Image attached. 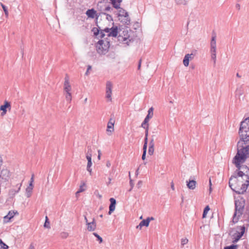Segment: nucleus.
Listing matches in <instances>:
<instances>
[{"mask_svg":"<svg viewBox=\"0 0 249 249\" xmlns=\"http://www.w3.org/2000/svg\"><path fill=\"white\" fill-rule=\"evenodd\" d=\"M216 37L215 34H213L210 43L211 48L212 49L216 48Z\"/></svg>","mask_w":249,"mask_h":249,"instance_id":"aec40b11","label":"nucleus"},{"mask_svg":"<svg viewBox=\"0 0 249 249\" xmlns=\"http://www.w3.org/2000/svg\"><path fill=\"white\" fill-rule=\"evenodd\" d=\"M110 46L109 41L107 38L99 40L96 45V50L100 54H105L107 53Z\"/></svg>","mask_w":249,"mask_h":249,"instance_id":"39448f33","label":"nucleus"},{"mask_svg":"<svg viewBox=\"0 0 249 249\" xmlns=\"http://www.w3.org/2000/svg\"><path fill=\"white\" fill-rule=\"evenodd\" d=\"M237 175L231 176L230 178L229 184L230 188L238 194H243L248 188L249 183H243L244 179L238 178Z\"/></svg>","mask_w":249,"mask_h":249,"instance_id":"f257e3e1","label":"nucleus"},{"mask_svg":"<svg viewBox=\"0 0 249 249\" xmlns=\"http://www.w3.org/2000/svg\"><path fill=\"white\" fill-rule=\"evenodd\" d=\"M96 11L93 9H89L86 11V15L89 18H95L96 15Z\"/></svg>","mask_w":249,"mask_h":249,"instance_id":"6ab92c4d","label":"nucleus"},{"mask_svg":"<svg viewBox=\"0 0 249 249\" xmlns=\"http://www.w3.org/2000/svg\"><path fill=\"white\" fill-rule=\"evenodd\" d=\"M240 144H241V142H239L237 144V152L241 155L245 156V158L247 159L249 157V146L244 147L242 145H240Z\"/></svg>","mask_w":249,"mask_h":249,"instance_id":"9d476101","label":"nucleus"},{"mask_svg":"<svg viewBox=\"0 0 249 249\" xmlns=\"http://www.w3.org/2000/svg\"><path fill=\"white\" fill-rule=\"evenodd\" d=\"M91 157L92 156H86L88 161H91Z\"/></svg>","mask_w":249,"mask_h":249,"instance_id":"4d7b16f0","label":"nucleus"},{"mask_svg":"<svg viewBox=\"0 0 249 249\" xmlns=\"http://www.w3.org/2000/svg\"><path fill=\"white\" fill-rule=\"evenodd\" d=\"M142 185V181H141V180L139 181V182L137 184V187L138 188H140L141 187Z\"/></svg>","mask_w":249,"mask_h":249,"instance_id":"864d4df0","label":"nucleus"},{"mask_svg":"<svg viewBox=\"0 0 249 249\" xmlns=\"http://www.w3.org/2000/svg\"><path fill=\"white\" fill-rule=\"evenodd\" d=\"M130 186H131V188H130V189L129 190V191H130L132 190V188H133V186H134V183H133V181H132V179H130Z\"/></svg>","mask_w":249,"mask_h":249,"instance_id":"5fc2aeb1","label":"nucleus"},{"mask_svg":"<svg viewBox=\"0 0 249 249\" xmlns=\"http://www.w3.org/2000/svg\"><path fill=\"white\" fill-rule=\"evenodd\" d=\"M149 219H147V218L146 219H144L143 220H142L139 224V226L140 227H143V226H145V227H148L149 226Z\"/></svg>","mask_w":249,"mask_h":249,"instance_id":"cd10ccee","label":"nucleus"},{"mask_svg":"<svg viewBox=\"0 0 249 249\" xmlns=\"http://www.w3.org/2000/svg\"><path fill=\"white\" fill-rule=\"evenodd\" d=\"M237 246L235 245H231L229 246L224 247V249H237Z\"/></svg>","mask_w":249,"mask_h":249,"instance_id":"72a5a7b5","label":"nucleus"},{"mask_svg":"<svg viewBox=\"0 0 249 249\" xmlns=\"http://www.w3.org/2000/svg\"><path fill=\"white\" fill-rule=\"evenodd\" d=\"M109 201L110 202V204L109 205V209L108 212V214H111L115 210V205L116 204V201L114 198H110L109 199Z\"/></svg>","mask_w":249,"mask_h":249,"instance_id":"dca6fc26","label":"nucleus"},{"mask_svg":"<svg viewBox=\"0 0 249 249\" xmlns=\"http://www.w3.org/2000/svg\"><path fill=\"white\" fill-rule=\"evenodd\" d=\"M210 210V208L209 207V206H207L204 211H203V214H202V217L203 218H205L206 217V215L208 213V212Z\"/></svg>","mask_w":249,"mask_h":249,"instance_id":"2f4dec72","label":"nucleus"},{"mask_svg":"<svg viewBox=\"0 0 249 249\" xmlns=\"http://www.w3.org/2000/svg\"><path fill=\"white\" fill-rule=\"evenodd\" d=\"M210 53H211V54H216V48H214V49L211 48Z\"/></svg>","mask_w":249,"mask_h":249,"instance_id":"09e8293b","label":"nucleus"},{"mask_svg":"<svg viewBox=\"0 0 249 249\" xmlns=\"http://www.w3.org/2000/svg\"><path fill=\"white\" fill-rule=\"evenodd\" d=\"M84 191V189L83 188V186L81 185L80 186V188H79V190L76 192V194H79L81 192H82Z\"/></svg>","mask_w":249,"mask_h":249,"instance_id":"3c124183","label":"nucleus"},{"mask_svg":"<svg viewBox=\"0 0 249 249\" xmlns=\"http://www.w3.org/2000/svg\"><path fill=\"white\" fill-rule=\"evenodd\" d=\"M245 205V202L243 199H238L235 201V212L232 218V221L234 223L238 222L239 218L243 213Z\"/></svg>","mask_w":249,"mask_h":249,"instance_id":"20e7f679","label":"nucleus"},{"mask_svg":"<svg viewBox=\"0 0 249 249\" xmlns=\"http://www.w3.org/2000/svg\"><path fill=\"white\" fill-rule=\"evenodd\" d=\"M97 196L99 198H102V195H100L98 192H97Z\"/></svg>","mask_w":249,"mask_h":249,"instance_id":"338daca9","label":"nucleus"},{"mask_svg":"<svg viewBox=\"0 0 249 249\" xmlns=\"http://www.w3.org/2000/svg\"><path fill=\"white\" fill-rule=\"evenodd\" d=\"M236 8H237L238 10H240V5L239 4L237 3L235 5Z\"/></svg>","mask_w":249,"mask_h":249,"instance_id":"680f3d73","label":"nucleus"},{"mask_svg":"<svg viewBox=\"0 0 249 249\" xmlns=\"http://www.w3.org/2000/svg\"><path fill=\"white\" fill-rule=\"evenodd\" d=\"M33 188V184L30 183L28 187L26 188V191L27 193V197H29L31 196V194Z\"/></svg>","mask_w":249,"mask_h":249,"instance_id":"a878e982","label":"nucleus"},{"mask_svg":"<svg viewBox=\"0 0 249 249\" xmlns=\"http://www.w3.org/2000/svg\"><path fill=\"white\" fill-rule=\"evenodd\" d=\"M67 86H71L69 83V78L68 77H65V82H64V87H67Z\"/></svg>","mask_w":249,"mask_h":249,"instance_id":"a18cd8bd","label":"nucleus"},{"mask_svg":"<svg viewBox=\"0 0 249 249\" xmlns=\"http://www.w3.org/2000/svg\"><path fill=\"white\" fill-rule=\"evenodd\" d=\"M10 171L6 167L0 170V182H5L8 181L10 178Z\"/></svg>","mask_w":249,"mask_h":249,"instance_id":"6e6552de","label":"nucleus"},{"mask_svg":"<svg viewBox=\"0 0 249 249\" xmlns=\"http://www.w3.org/2000/svg\"><path fill=\"white\" fill-rule=\"evenodd\" d=\"M9 108V109H11V104L10 102L5 101L4 105H1L0 107V110L2 111V112L1 113V115L2 116L6 114L7 112L6 108Z\"/></svg>","mask_w":249,"mask_h":249,"instance_id":"ddd939ff","label":"nucleus"},{"mask_svg":"<svg viewBox=\"0 0 249 249\" xmlns=\"http://www.w3.org/2000/svg\"><path fill=\"white\" fill-rule=\"evenodd\" d=\"M238 177L244 179L247 183H249V168L246 165H241L240 169L237 173Z\"/></svg>","mask_w":249,"mask_h":249,"instance_id":"423d86ee","label":"nucleus"},{"mask_svg":"<svg viewBox=\"0 0 249 249\" xmlns=\"http://www.w3.org/2000/svg\"><path fill=\"white\" fill-rule=\"evenodd\" d=\"M93 234L97 237L98 240L99 241V242L101 243L103 242V239L101 237H100L97 233L93 232Z\"/></svg>","mask_w":249,"mask_h":249,"instance_id":"4c0bfd02","label":"nucleus"},{"mask_svg":"<svg viewBox=\"0 0 249 249\" xmlns=\"http://www.w3.org/2000/svg\"><path fill=\"white\" fill-rule=\"evenodd\" d=\"M60 235L62 238H66L68 236L69 234L66 232H62L61 233Z\"/></svg>","mask_w":249,"mask_h":249,"instance_id":"a19ab883","label":"nucleus"},{"mask_svg":"<svg viewBox=\"0 0 249 249\" xmlns=\"http://www.w3.org/2000/svg\"><path fill=\"white\" fill-rule=\"evenodd\" d=\"M176 3L179 5H186L187 1L186 0H175Z\"/></svg>","mask_w":249,"mask_h":249,"instance_id":"473e14b6","label":"nucleus"},{"mask_svg":"<svg viewBox=\"0 0 249 249\" xmlns=\"http://www.w3.org/2000/svg\"><path fill=\"white\" fill-rule=\"evenodd\" d=\"M153 110L154 109L152 107H150L148 111V114L144 119L145 122H146V121H149V119L152 118L153 116Z\"/></svg>","mask_w":249,"mask_h":249,"instance_id":"5701e85b","label":"nucleus"},{"mask_svg":"<svg viewBox=\"0 0 249 249\" xmlns=\"http://www.w3.org/2000/svg\"><path fill=\"white\" fill-rule=\"evenodd\" d=\"M147 219H149L150 222L151 220H154V218L153 217H148L147 218Z\"/></svg>","mask_w":249,"mask_h":249,"instance_id":"e2e57ef3","label":"nucleus"},{"mask_svg":"<svg viewBox=\"0 0 249 249\" xmlns=\"http://www.w3.org/2000/svg\"><path fill=\"white\" fill-rule=\"evenodd\" d=\"M171 188L172 189V190H173V191L175 190L174 184L173 181L171 183Z\"/></svg>","mask_w":249,"mask_h":249,"instance_id":"6e6d98bb","label":"nucleus"},{"mask_svg":"<svg viewBox=\"0 0 249 249\" xmlns=\"http://www.w3.org/2000/svg\"><path fill=\"white\" fill-rule=\"evenodd\" d=\"M34 175L33 174L32 176L30 183H32L33 184V182H34Z\"/></svg>","mask_w":249,"mask_h":249,"instance_id":"bf43d9fd","label":"nucleus"},{"mask_svg":"<svg viewBox=\"0 0 249 249\" xmlns=\"http://www.w3.org/2000/svg\"><path fill=\"white\" fill-rule=\"evenodd\" d=\"M245 231V227H242V231L241 232H238L237 235L236 236V237H234V240L233 241V243H235L237 242L243 236Z\"/></svg>","mask_w":249,"mask_h":249,"instance_id":"4be33fe9","label":"nucleus"},{"mask_svg":"<svg viewBox=\"0 0 249 249\" xmlns=\"http://www.w3.org/2000/svg\"><path fill=\"white\" fill-rule=\"evenodd\" d=\"M239 134L242 141L241 144H243V142L249 141V117L241 122Z\"/></svg>","mask_w":249,"mask_h":249,"instance_id":"7ed1b4c3","label":"nucleus"},{"mask_svg":"<svg viewBox=\"0 0 249 249\" xmlns=\"http://www.w3.org/2000/svg\"><path fill=\"white\" fill-rule=\"evenodd\" d=\"M147 148H143V153L142 155V160H144L146 157Z\"/></svg>","mask_w":249,"mask_h":249,"instance_id":"37998d69","label":"nucleus"},{"mask_svg":"<svg viewBox=\"0 0 249 249\" xmlns=\"http://www.w3.org/2000/svg\"><path fill=\"white\" fill-rule=\"evenodd\" d=\"M102 14L104 15H105L106 16V18L108 21H112L113 20V18H112V17L110 15L106 14V13H104V12H102Z\"/></svg>","mask_w":249,"mask_h":249,"instance_id":"c9c22d12","label":"nucleus"},{"mask_svg":"<svg viewBox=\"0 0 249 249\" xmlns=\"http://www.w3.org/2000/svg\"><path fill=\"white\" fill-rule=\"evenodd\" d=\"M86 156H92V150L89 146L88 147V150L86 152Z\"/></svg>","mask_w":249,"mask_h":249,"instance_id":"e433bc0d","label":"nucleus"},{"mask_svg":"<svg viewBox=\"0 0 249 249\" xmlns=\"http://www.w3.org/2000/svg\"><path fill=\"white\" fill-rule=\"evenodd\" d=\"M145 137H148V125L146 126V127L145 128Z\"/></svg>","mask_w":249,"mask_h":249,"instance_id":"603ef678","label":"nucleus"},{"mask_svg":"<svg viewBox=\"0 0 249 249\" xmlns=\"http://www.w3.org/2000/svg\"><path fill=\"white\" fill-rule=\"evenodd\" d=\"M91 69V66H90V65H89V66H88L87 70V71H86V73H85V74H86V75H89V71Z\"/></svg>","mask_w":249,"mask_h":249,"instance_id":"8fccbe9b","label":"nucleus"},{"mask_svg":"<svg viewBox=\"0 0 249 249\" xmlns=\"http://www.w3.org/2000/svg\"><path fill=\"white\" fill-rule=\"evenodd\" d=\"M118 16L120 17H124V19H122V21L125 24H128L130 22V18L128 12L122 8H120L119 11Z\"/></svg>","mask_w":249,"mask_h":249,"instance_id":"9b49d317","label":"nucleus"},{"mask_svg":"<svg viewBox=\"0 0 249 249\" xmlns=\"http://www.w3.org/2000/svg\"><path fill=\"white\" fill-rule=\"evenodd\" d=\"M92 31L95 36H98V37L103 38L106 36V34L108 37H116L118 33V29L117 26L111 28L106 27L104 29H101L100 27L98 28L94 27Z\"/></svg>","mask_w":249,"mask_h":249,"instance_id":"f03ea898","label":"nucleus"},{"mask_svg":"<svg viewBox=\"0 0 249 249\" xmlns=\"http://www.w3.org/2000/svg\"><path fill=\"white\" fill-rule=\"evenodd\" d=\"M87 230L89 231H94L96 228V224L95 219L93 218L90 222H87Z\"/></svg>","mask_w":249,"mask_h":249,"instance_id":"2eb2a0df","label":"nucleus"},{"mask_svg":"<svg viewBox=\"0 0 249 249\" xmlns=\"http://www.w3.org/2000/svg\"><path fill=\"white\" fill-rule=\"evenodd\" d=\"M147 141H148V137L144 138V142L143 146V148H147Z\"/></svg>","mask_w":249,"mask_h":249,"instance_id":"de8ad7c7","label":"nucleus"},{"mask_svg":"<svg viewBox=\"0 0 249 249\" xmlns=\"http://www.w3.org/2000/svg\"><path fill=\"white\" fill-rule=\"evenodd\" d=\"M209 185H210V192H211V191H212V188H211V186H212V182H211V179H209Z\"/></svg>","mask_w":249,"mask_h":249,"instance_id":"13d9d810","label":"nucleus"},{"mask_svg":"<svg viewBox=\"0 0 249 249\" xmlns=\"http://www.w3.org/2000/svg\"><path fill=\"white\" fill-rule=\"evenodd\" d=\"M8 246L0 239V249H8Z\"/></svg>","mask_w":249,"mask_h":249,"instance_id":"c756f323","label":"nucleus"},{"mask_svg":"<svg viewBox=\"0 0 249 249\" xmlns=\"http://www.w3.org/2000/svg\"><path fill=\"white\" fill-rule=\"evenodd\" d=\"M187 187L191 190H194L196 188V182L194 180H189V181H187Z\"/></svg>","mask_w":249,"mask_h":249,"instance_id":"a211bd4d","label":"nucleus"},{"mask_svg":"<svg viewBox=\"0 0 249 249\" xmlns=\"http://www.w3.org/2000/svg\"><path fill=\"white\" fill-rule=\"evenodd\" d=\"M92 161H88L87 169L88 172H89L90 175H91L92 173V169H91V166H92Z\"/></svg>","mask_w":249,"mask_h":249,"instance_id":"c85d7f7f","label":"nucleus"},{"mask_svg":"<svg viewBox=\"0 0 249 249\" xmlns=\"http://www.w3.org/2000/svg\"><path fill=\"white\" fill-rule=\"evenodd\" d=\"M66 99L67 101L70 102L71 100V95L70 92L67 93L66 95Z\"/></svg>","mask_w":249,"mask_h":249,"instance_id":"ea45409f","label":"nucleus"},{"mask_svg":"<svg viewBox=\"0 0 249 249\" xmlns=\"http://www.w3.org/2000/svg\"><path fill=\"white\" fill-rule=\"evenodd\" d=\"M129 32L127 30H124L123 32V35H120L118 36V40L120 42H123L124 44L129 45V42L133 41V38L128 34Z\"/></svg>","mask_w":249,"mask_h":249,"instance_id":"0eeeda50","label":"nucleus"},{"mask_svg":"<svg viewBox=\"0 0 249 249\" xmlns=\"http://www.w3.org/2000/svg\"><path fill=\"white\" fill-rule=\"evenodd\" d=\"M44 227L48 229H50L51 228L50 225V222L47 216H46L45 222L44 225Z\"/></svg>","mask_w":249,"mask_h":249,"instance_id":"7c9ffc66","label":"nucleus"},{"mask_svg":"<svg viewBox=\"0 0 249 249\" xmlns=\"http://www.w3.org/2000/svg\"><path fill=\"white\" fill-rule=\"evenodd\" d=\"M104 4V3H102V2H100V3L98 4V8H102V4ZM110 9L113 10V9H112V8L110 7V6H109L108 4H107V5H105V9H100V10H101V11H110Z\"/></svg>","mask_w":249,"mask_h":249,"instance_id":"393cba45","label":"nucleus"},{"mask_svg":"<svg viewBox=\"0 0 249 249\" xmlns=\"http://www.w3.org/2000/svg\"><path fill=\"white\" fill-rule=\"evenodd\" d=\"M1 5L2 8L4 12V14H5V16L6 17H8V12L7 10V7L3 4H1Z\"/></svg>","mask_w":249,"mask_h":249,"instance_id":"f704fd0d","label":"nucleus"},{"mask_svg":"<svg viewBox=\"0 0 249 249\" xmlns=\"http://www.w3.org/2000/svg\"><path fill=\"white\" fill-rule=\"evenodd\" d=\"M141 62H142V60L140 59L139 60V65H138V69H140V68H141Z\"/></svg>","mask_w":249,"mask_h":249,"instance_id":"052dcab7","label":"nucleus"},{"mask_svg":"<svg viewBox=\"0 0 249 249\" xmlns=\"http://www.w3.org/2000/svg\"><path fill=\"white\" fill-rule=\"evenodd\" d=\"M188 240L187 238H182L181 240V245L183 247L184 245L187 244Z\"/></svg>","mask_w":249,"mask_h":249,"instance_id":"58836bf2","label":"nucleus"},{"mask_svg":"<svg viewBox=\"0 0 249 249\" xmlns=\"http://www.w3.org/2000/svg\"><path fill=\"white\" fill-rule=\"evenodd\" d=\"M155 136V135H154L152 136V139L150 140L149 144V146L148 153V154L151 156L154 154V152L155 143H154V137Z\"/></svg>","mask_w":249,"mask_h":249,"instance_id":"4468645a","label":"nucleus"},{"mask_svg":"<svg viewBox=\"0 0 249 249\" xmlns=\"http://www.w3.org/2000/svg\"><path fill=\"white\" fill-rule=\"evenodd\" d=\"M111 3L116 9L120 8V3L122 0H111Z\"/></svg>","mask_w":249,"mask_h":249,"instance_id":"bb28decb","label":"nucleus"},{"mask_svg":"<svg viewBox=\"0 0 249 249\" xmlns=\"http://www.w3.org/2000/svg\"><path fill=\"white\" fill-rule=\"evenodd\" d=\"M211 59H212V60H213L214 65H215L216 63V54H211Z\"/></svg>","mask_w":249,"mask_h":249,"instance_id":"c03bdc74","label":"nucleus"},{"mask_svg":"<svg viewBox=\"0 0 249 249\" xmlns=\"http://www.w3.org/2000/svg\"><path fill=\"white\" fill-rule=\"evenodd\" d=\"M113 85L110 81H107L106 83V97L107 99H108L110 101H111V95H112V89Z\"/></svg>","mask_w":249,"mask_h":249,"instance_id":"f8f14e48","label":"nucleus"},{"mask_svg":"<svg viewBox=\"0 0 249 249\" xmlns=\"http://www.w3.org/2000/svg\"><path fill=\"white\" fill-rule=\"evenodd\" d=\"M84 219H85V222H86V225L87 224V222H89L88 221V219H87V218L86 217V216H84Z\"/></svg>","mask_w":249,"mask_h":249,"instance_id":"774afa93","label":"nucleus"},{"mask_svg":"<svg viewBox=\"0 0 249 249\" xmlns=\"http://www.w3.org/2000/svg\"><path fill=\"white\" fill-rule=\"evenodd\" d=\"M18 214L17 211L15 212L14 211H9L8 213L4 217V220L5 222H8L12 217H14L15 214Z\"/></svg>","mask_w":249,"mask_h":249,"instance_id":"f3484780","label":"nucleus"},{"mask_svg":"<svg viewBox=\"0 0 249 249\" xmlns=\"http://www.w3.org/2000/svg\"><path fill=\"white\" fill-rule=\"evenodd\" d=\"M28 249H35V247L33 244H31Z\"/></svg>","mask_w":249,"mask_h":249,"instance_id":"69168bd1","label":"nucleus"},{"mask_svg":"<svg viewBox=\"0 0 249 249\" xmlns=\"http://www.w3.org/2000/svg\"><path fill=\"white\" fill-rule=\"evenodd\" d=\"M246 160V159L245 158V156L241 155L237 152L233 158V163L235 165L238 169L240 170L241 167L240 164L244 163Z\"/></svg>","mask_w":249,"mask_h":249,"instance_id":"1a4fd4ad","label":"nucleus"},{"mask_svg":"<svg viewBox=\"0 0 249 249\" xmlns=\"http://www.w3.org/2000/svg\"><path fill=\"white\" fill-rule=\"evenodd\" d=\"M106 165H107V167H109L110 166V165H111L110 162L109 161H107V162Z\"/></svg>","mask_w":249,"mask_h":249,"instance_id":"0e129e2a","label":"nucleus"},{"mask_svg":"<svg viewBox=\"0 0 249 249\" xmlns=\"http://www.w3.org/2000/svg\"><path fill=\"white\" fill-rule=\"evenodd\" d=\"M114 123V121L111 119L107 124V132H110L111 133L113 131Z\"/></svg>","mask_w":249,"mask_h":249,"instance_id":"412c9836","label":"nucleus"},{"mask_svg":"<svg viewBox=\"0 0 249 249\" xmlns=\"http://www.w3.org/2000/svg\"><path fill=\"white\" fill-rule=\"evenodd\" d=\"M148 121H146V122H145V120H144L142 124V125H141L142 127L144 129L146 128V126L148 125V127L149 124H148Z\"/></svg>","mask_w":249,"mask_h":249,"instance_id":"79ce46f5","label":"nucleus"},{"mask_svg":"<svg viewBox=\"0 0 249 249\" xmlns=\"http://www.w3.org/2000/svg\"><path fill=\"white\" fill-rule=\"evenodd\" d=\"M192 55H193V53L187 54L185 55V57L183 61V64L185 66L187 67L189 65V57H190V56Z\"/></svg>","mask_w":249,"mask_h":249,"instance_id":"b1692460","label":"nucleus"},{"mask_svg":"<svg viewBox=\"0 0 249 249\" xmlns=\"http://www.w3.org/2000/svg\"><path fill=\"white\" fill-rule=\"evenodd\" d=\"M64 90L66 92V93L70 92V91L71 90V86H67V87H65Z\"/></svg>","mask_w":249,"mask_h":249,"instance_id":"49530a36","label":"nucleus"}]
</instances>
